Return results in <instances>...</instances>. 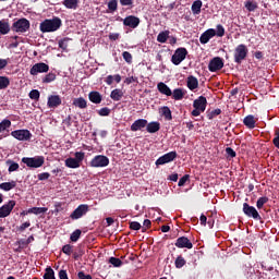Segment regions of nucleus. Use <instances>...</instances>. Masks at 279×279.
<instances>
[{
  "label": "nucleus",
  "mask_w": 279,
  "mask_h": 279,
  "mask_svg": "<svg viewBox=\"0 0 279 279\" xmlns=\"http://www.w3.org/2000/svg\"><path fill=\"white\" fill-rule=\"evenodd\" d=\"M62 26V20L59 16H53V19H46L39 24V31L43 34L56 33L60 31Z\"/></svg>",
  "instance_id": "nucleus-1"
},
{
  "label": "nucleus",
  "mask_w": 279,
  "mask_h": 279,
  "mask_svg": "<svg viewBox=\"0 0 279 279\" xmlns=\"http://www.w3.org/2000/svg\"><path fill=\"white\" fill-rule=\"evenodd\" d=\"M207 106L208 100H206L205 96L197 97V99L193 100L192 117H199L201 113L205 112Z\"/></svg>",
  "instance_id": "nucleus-2"
},
{
  "label": "nucleus",
  "mask_w": 279,
  "mask_h": 279,
  "mask_svg": "<svg viewBox=\"0 0 279 279\" xmlns=\"http://www.w3.org/2000/svg\"><path fill=\"white\" fill-rule=\"evenodd\" d=\"M248 48L244 44H240L235 47L233 58L235 64H241L247 59Z\"/></svg>",
  "instance_id": "nucleus-3"
},
{
  "label": "nucleus",
  "mask_w": 279,
  "mask_h": 279,
  "mask_svg": "<svg viewBox=\"0 0 279 279\" xmlns=\"http://www.w3.org/2000/svg\"><path fill=\"white\" fill-rule=\"evenodd\" d=\"M21 162H23L27 168H41L44 163L46 162V158L44 156H35V157H23L21 159Z\"/></svg>",
  "instance_id": "nucleus-4"
},
{
  "label": "nucleus",
  "mask_w": 279,
  "mask_h": 279,
  "mask_svg": "<svg viewBox=\"0 0 279 279\" xmlns=\"http://www.w3.org/2000/svg\"><path fill=\"white\" fill-rule=\"evenodd\" d=\"M29 29V21L27 19H20L13 23L11 31L17 34H24Z\"/></svg>",
  "instance_id": "nucleus-5"
},
{
  "label": "nucleus",
  "mask_w": 279,
  "mask_h": 279,
  "mask_svg": "<svg viewBox=\"0 0 279 279\" xmlns=\"http://www.w3.org/2000/svg\"><path fill=\"white\" fill-rule=\"evenodd\" d=\"M186 56H189V50L184 47H180L173 52L171 62L173 65H180L182 61L185 60Z\"/></svg>",
  "instance_id": "nucleus-6"
},
{
  "label": "nucleus",
  "mask_w": 279,
  "mask_h": 279,
  "mask_svg": "<svg viewBox=\"0 0 279 279\" xmlns=\"http://www.w3.org/2000/svg\"><path fill=\"white\" fill-rule=\"evenodd\" d=\"M242 213H244L248 218H254L256 221H260L263 219L257 209L254 206H250L248 203L242 204Z\"/></svg>",
  "instance_id": "nucleus-7"
},
{
  "label": "nucleus",
  "mask_w": 279,
  "mask_h": 279,
  "mask_svg": "<svg viewBox=\"0 0 279 279\" xmlns=\"http://www.w3.org/2000/svg\"><path fill=\"white\" fill-rule=\"evenodd\" d=\"M110 165V159L104 155H97L89 161L92 168H106Z\"/></svg>",
  "instance_id": "nucleus-8"
},
{
  "label": "nucleus",
  "mask_w": 279,
  "mask_h": 279,
  "mask_svg": "<svg viewBox=\"0 0 279 279\" xmlns=\"http://www.w3.org/2000/svg\"><path fill=\"white\" fill-rule=\"evenodd\" d=\"M177 158V151H170L168 154H163L161 157H158L156 160V166H162V165H168L170 162H173Z\"/></svg>",
  "instance_id": "nucleus-9"
},
{
  "label": "nucleus",
  "mask_w": 279,
  "mask_h": 279,
  "mask_svg": "<svg viewBox=\"0 0 279 279\" xmlns=\"http://www.w3.org/2000/svg\"><path fill=\"white\" fill-rule=\"evenodd\" d=\"M223 66H225L223 59L216 57L209 61L208 69L210 73H217L218 71L222 70Z\"/></svg>",
  "instance_id": "nucleus-10"
},
{
  "label": "nucleus",
  "mask_w": 279,
  "mask_h": 279,
  "mask_svg": "<svg viewBox=\"0 0 279 279\" xmlns=\"http://www.w3.org/2000/svg\"><path fill=\"white\" fill-rule=\"evenodd\" d=\"M15 206H16V201L14 199H10L9 203H5L3 206H1L0 218H8Z\"/></svg>",
  "instance_id": "nucleus-11"
},
{
  "label": "nucleus",
  "mask_w": 279,
  "mask_h": 279,
  "mask_svg": "<svg viewBox=\"0 0 279 279\" xmlns=\"http://www.w3.org/2000/svg\"><path fill=\"white\" fill-rule=\"evenodd\" d=\"M49 71V65L45 62H38L33 65L29 70V74L33 76H37L39 73H48Z\"/></svg>",
  "instance_id": "nucleus-12"
},
{
  "label": "nucleus",
  "mask_w": 279,
  "mask_h": 279,
  "mask_svg": "<svg viewBox=\"0 0 279 279\" xmlns=\"http://www.w3.org/2000/svg\"><path fill=\"white\" fill-rule=\"evenodd\" d=\"M11 136H13L17 141L32 140V133L28 130L11 131Z\"/></svg>",
  "instance_id": "nucleus-13"
},
{
  "label": "nucleus",
  "mask_w": 279,
  "mask_h": 279,
  "mask_svg": "<svg viewBox=\"0 0 279 279\" xmlns=\"http://www.w3.org/2000/svg\"><path fill=\"white\" fill-rule=\"evenodd\" d=\"M87 213H88V205L82 204V205H78L76 209H74L72 215H70V218H72V220H77V219H81L83 216H85Z\"/></svg>",
  "instance_id": "nucleus-14"
},
{
  "label": "nucleus",
  "mask_w": 279,
  "mask_h": 279,
  "mask_svg": "<svg viewBox=\"0 0 279 279\" xmlns=\"http://www.w3.org/2000/svg\"><path fill=\"white\" fill-rule=\"evenodd\" d=\"M141 20L136 15H128L123 20V26H128L132 29H135L137 26H140Z\"/></svg>",
  "instance_id": "nucleus-15"
},
{
  "label": "nucleus",
  "mask_w": 279,
  "mask_h": 279,
  "mask_svg": "<svg viewBox=\"0 0 279 279\" xmlns=\"http://www.w3.org/2000/svg\"><path fill=\"white\" fill-rule=\"evenodd\" d=\"M61 105H62L61 96L59 95L48 96V102L46 104V106H48L49 109L59 108Z\"/></svg>",
  "instance_id": "nucleus-16"
},
{
  "label": "nucleus",
  "mask_w": 279,
  "mask_h": 279,
  "mask_svg": "<svg viewBox=\"0 0 279 279\" xmlns=\"http://www.w3.org/2000/svg\"><path fill=\"white\" fill-rule=\"evenodd\" d=\"M175 247L177 248H187V250H191V248L194 247V245H193V242H191L189 238L181 236V238L177 239Z\"/></svg>",
  "instance_id": "nucleus-17"
},
{
  "label": "nucleus",
  "mask_w": 279,
  "mask_h": 279,
  "mask_svg": "<svg viewBox=\"0 0 279 279\" xmlns=\"http://www.w3.org/2000/svg\"><path fill=\"white\" fill-rule=\"evenodd\" d=\"M147 126V120L144 119H138L135 122L132 123L131 125V131L132 132H137L140 130H143Z\"/></svg>",
  "instance_id": "nucleus-18"
},
{
  "label": "nucleus",
  "mask_w": 279,
  "mask_h": 279,
  "mask_svg": "<svg viewBox=\"0 0 279 279\" xmlns=\"http://www.w3.org/2000/svg\"><path fill=\"white\" fill-rule=\"evenodd\" d=\"M88 99L92 101V104L100 105L102 101V96L100 93L93 90L92 93H88Z\"/></svg>",
  "instance_id": "nucleus-19"
},
{
  "label": "nucleus",
  "mask_w": 279,
  "mask_h": 279,
  "mask_svg": "<svg viewBox=\"0 0 279 279\" xmlns=\"http://www.w3.org/2000/svg\"><path fill=\"white\" fill-rule=\"evenodd\" d=\"M157 89L158 92H160L161 95H166L167 97H170L171 95H173V93L171 92V88L166 85L163 82H160L157 84Z\"/></svg>",
  "instance_id": "nucleus-20"
},
{
  "label": "nucleus",
  "mask_w": 279,
  "mask_h": 279,
  "mask_svg": "<svg viewBox=\"0 0 279 279\" xmlns=\"http://www.w3.org/2000/svg\"><path fill=\"white\" fill-rule=\"evenodd\" d=\"M244 8L250 13L255 12L258 10V2H257V0H245Z\"/></svg>",
  "instance_id": "nucleus-21"
},
{
  "label": "nucleus",
  "mask_w": 279,
  "mask_h": 279,
  "mask_svg": "<svg viewBox=\"0 0 279 279\" xmlns=\"http://www.w3.org/2000/svg\"><path fill=\"white\" fill-rule=\"evenodd\" d=\"M198 78L193 75L187 76L186 86L187 88H190L191 92H194L196 88H198Z\"/></svg>",
  "instance_id": "nucleus-22"
},
{
  "label": "nucleus",
  "mask_w": 279,
  "mask_h": 279,
  "mask_svg": "<svg viewBox=\"0 0 279 279\" xmlns=\"http://www.w3.org/2000/svg\"><path fill=\"white\" fill-rule=\"evenodd\" d=\"M109 97L116 101L119 102L121 101L122 97H124V92L121 88H116L111 92V95Z\"/></svg>",
  "instance_id": "nucleus-23"
},
{
  "label": "nucleus",
  "mask_w": 279,
  "mask_h": 279,
  "mask_svg": "<svg viewBox=\"0 0 279 279\" xmlns=\"http://www.w3.org/2000/svg\"><path fill=\"white\" fill-rule=\"evenodd\" d=\"M81 163H82L81 161L75 160V158H73V157H69L64 161L65 167L70 168V169L81 168Z\"/></svg>",
  "instance_id": "nucleus-24"
},
{
  "label": "nucleus",
  "mask_w": 279,
  "mask_h": 279,
  "mask_svg": "<svg viewBox=\"0 0 279 279\" xmlns=\"http://www.w3.org/2000/svg\"><path fill=\"white\" fill-rule=\"evenodd\" d=\"M120 84L122 81V76L120 74H116V75H108L107 77H105V84H107L108 86H111L113 83Z\"/></svg>",
  "instance_id": "nucleus-25"
},
{
  "label": "nucleus",
  "mask_w": 279,
  "mask_h": 279,
  "mask_svg": "<svg viewBox=\"0 0 279 279\" xmlns=\"http://www.w3.org/2000/svg\"><path fill=\"white\" fill-rule=\"evenodd\" d=\"M160 130L159 122H150L146 124V131L148 134H156Z\"/></svg>",
  "instance_id": "nucleus-26"
},
{
  "label": "nucleus",
  "mask_w": 279,
  "mask_h": 279,
  "mask_svg": "<svg viewBox=\"0 0 279 279\" xmlns=\"http://www.w3.org/2000/svg\"><path fill=\"white\" fill-rule=\"evenodd\" d=\"M48 211L47 207H31L27 210L29 215H45Z\"/></svg>",
  "instance_id": "nucleus-27"
},
{
  "label": "nucleus",
  "mask_w": 279,
  "mask_h": 279,
  "mask_svg": "<svg viewBox=\"0 0 279 279\" xmlns=\"http://www.w3.org/2000/svg\"><path fill=\"white\" fill-rule=\"evenodd\" d=\"M73 106L77 107L80 109H86L87 108V100L83 97L74 98Z\"/></svg>",
  "instance_id": "nucleus-28"
},
{
  "label": "nucleus",
  "mask_w": 279,
  "mask_h": 279,
  "mask_svg": "<svg viewBox=\"0 0 279 279\" xmlns=\"http://www.w3.org/2000/svg\"><path fill=\"white\" fill-rule=\"evenodd\" d=\"M62 4L68 10H76L78 8V0H63Z\"/></svg>",
  "instance_id": "nucleus-29"
},
{
  "label": "nucleus",
  "mask_w": 279,
  "mask_h": 279,
  "mask_svg": "<svg viewBox=\"0 0 279 279\" xmlns=\"http://www.w3.org/2000/svg\"><path fill=\"white\" fill-rule=\"evenodd\" d=\"M243 123L247 129L254 130L256 123L254 116H246Z\"/></svg>",
  "instance_id": "nucleus-30"
},
{
  "label": "nucleus",
  "mask_w": 279,
  "mask_h": 279,
  "mask_svg": "<svg viewBox=\"0 0 279 279\" xmlns=\"http://www.w3.org/2000/svg\"><path fill=\"white\" fill-rule=\"evenodd\" d=\"M14 187H16V181H10L0 184V190L5 192L12 191Z\"/></svg>",
  "instance_id": "nucleus-31"
},
{
  "label": "nucleus",
  "mask_w": 279,
  "mask_h": 279,
  "mask_svg": "<svg viewBox=\"0 0 279 279\" xmlns=\"http://www.w3.org/2000/svg\"><path fill=\"white\" fill-rule=\"evenodd\" d=\"M170 31H162L157 35V43L166 44L167 39H169Z\"/></svg>",
  "instance_id": "nucleus-32"
},
{
  "label": "nucleus",
  "mask_w": 279,
  "mask_h": 279,
  "mask_svg": "<svg viewBox=\"0 0 279 279\" xmlns=\"http://www.w3.org/2000/svg\"><path fill=\"white\" fill-rule=\"evenodd\" d=\"M201 9H202V1L201 0L193 1L192 8H191L192 13L195 15H198L201 14Z\"/></svg>",
  "instance_id": "nucleus-33"
},
{
  "label": "nucleus",
  "mask_w": 279,
  "mask_h": 279,
  "mask_svg": "<svg viewBox=\"0 0 279 279\" xmlns=\"http://www.w3.org/2000/svg\"><path fill=\"white\" fill-rule=\"evenodd\" d=\"M161 114H162L163 119H166L167 121L173 120V116L171 114V110L167 106L161 108Z\"/></svg>",
  "instance_id": "nucleus-34"
},
{
  "label": "nucleus",
  "mask_w": 279,
  "mask_h": 279,
  "mask_svg": "<svg viewBox=\"0 0 279 279\" xmlns=\"http://www.w3.org/2000/svg\"><path fill=\"white\" fill-rule=\"evenodd\" d=\"M172 99H175L177 101L181 100L184 98V92H182L181 88H175L172 92Z\"/></svg>",
  "instance_id": "nucleus-35"
},
{
  "label": "nucleus",
  "mask_w": 279,
  "mask_h": 279,
  "mask_svg": "<svg viewBox=\"0 0 279 279\" xmlns=\"http://www.w3.org/2000/svg\"><path fill=\"white\" fill-rule=\"evenodd\" d=\"M44 279H57L56 271L51 267L45 268Z\"/></svg>",
  "instance_id": "nucleus-36"
},
{
  "label": "nucleus",
  "mask_w": 279,
  "mask_h": 279,
  "mask_svg": "<svg viewBox=\"0 0 279 279\" xmlns=\"http://www.w3.org/2000/svg\"><path fill=\"white\" fill-rule=\"evenodd\" d=\"M57 80L56 73H48L43 77V84H50Z\"/></svg>",
  "instance_id": "nucleus-37"
},
{
  "label": "nucleus",
  "mask_w": 279,
  "mask_h": 279,
  "mask_svg": "<svg viewBox=\"0 0 279 279\" xmlns=\"http://www.w3.org/2000/svg\"><path fill=\"white\" fill-rule=\"evenodd\" d=\"M10 32V25L5 21H0V34L7 35Z\"/></svg>",
  "instance_id": "nucleus-38"
},
{
  "label": "nucleus",
  "mask_w": 279,
  "mask_h": 279,
  "mask_svg": "<svg viewBox=\"0 0 279 279\" xmlns=\"http://www.w3.org/2000/svg\"><path fill=\"white\" fill-rule=\"evenodd\" d=\"M269 202V198L267 196H262L257 199L256 202V208L257 209H263L264 205Z\"/></svg>",
  "instance_id": "nucleus-39"
},
{
  "label": "nucleus",
  "mask_w": 279,
  "mask_h": 279,
  "mask_svg": "<svg viewBox=\"0 0 279 279\" xmlns=\"http://www.w3.org/2000/svg\"><path fill=\"white\" fill-rule=\"evenodd\" d=\"M10 85L8 76H0V90L7 89Z\"/></svg>",
  "instance_id": "nucleus-40"
},
{
  "label": "nucleus",
  "mask_w": 279,
  "mask_h": 279,
  "mask_svg": "<svg viewBox=\"0 0 279 279\" xmlns=\"http://www.w3.org/2000/svg\"><path fill=\"white\" fill-rule=\"evenodd\" d=\"M12 126V122L10 120H2L0 122V133L7 131Z\"/></svg>",
  "instance_id": "nucleus-41"
},
{
  "label": "nucleus",
  "mask_w": 279,
  "mask_h": 279,
  "mask_svg": "<svg viewBox=\"0 0 279 279\" xmlns=\"http://www.w3.org/2000/svg\"><path fill=\"white\" fill-rule=\"evenodd\" d=\"M82 230H74L72 234H70V241L73 243H76L78 239H81Z\"/></svg>",
  "instance_id": "nucleus-42"
},
{
  "label": "nucleus",
  "mask_w": 279,
  "mask_h": 279,
  "mask_svg": "<svg viewBox=\"0 0 279 279\" xmlns=\"http://www.w3.org/2000/svg\"><path fill=\"white\" fill-rule=\"evenodd\" d=\"M7 163L9 165V169H8L9 172H16L20 168L19 163L12 160H8Z\"/></svg>",
  "instance_id": "nucleus-43"
},
{
  "label": "nucleus",
  "mask_w": 279,
  "mask_h": 279,
  "mask_svg": "<svg viewBox=\"0 0 279 279\" xmlns=\"http://www.w3.org/2000/svg\"><path fill=\"white\" fill-rule=\"evenodd\" d=\"M225 34H226V31H225L223 25L217 24V26H216V35H217V37L221 38V37L225 36Z\"/></svg>",
  "instance_id": "nucleus-44"
},
{
  "label": "nucleus",
  "mask_w": 279,
  "mask_h": 279,
  "mask_svg": "<svg viewBox=\"0 0 279 279\" xmlns=\"http://www.w3.org/2000/svg\"><path fill=\"white\" fill-rule=\"evenodd\" d=\"M185 264H186V262H185L184 257H182L181 255L175 258V267L178 269L184 267Z\"/></svg>",
  "instance_id": "nucleus-45"
},
{
  "label": "nucleus",
  "mask_w": 279,
  "mask_h": 279,
  "mask_svg": "<svg viewBox=\"0 0 279 279\" xmlns=\"http://www.w3.org/2000/svg\"><path fill=\"white\" fill-rule=\"evenodd\" d=\"M28 96H29V99L38 101V99H40V92H38V89H33L29 92Z\"/></svg>",
  "instance_id": "nucleus-46"
},
{
  "label": "nucleus",
  "mask_w": 279,
  "mask_h": 279,
  "mask_svg": "<svg viewBox=\"0 0 279 279\" xmlns=\"http://www.w3.org/2000/svg\"><path fill=\"white\" fill-rule=\"evenodd\" d=\"M108 10L112 12H116L118 10V0H111L108 2Z\"/></svg>",
  "instance_id": "nucleus-47"
},
{
  "label": "nucleus",
  "mask_w": 279,
  "mask_h": 279,
  "mask_svg": "<svg viewBox=\"0 0 279 279\" xmlns=\"http://www.w3.org/2000/svg\"><path fill=\"white\" fill-rule=\"evenodd\" d=\"M109 264H112L113 267H121L122 262L118 257H109Z\"/></svg>",
  "instance_id": "nucleus-48"
},
{
  "label": "nucleus",
  "mask_w": 279,
  "mask_h": 279,
  "mask_svg": "<svg viewBox=\"0 0 279 279\" xmlns=\"http://www.w3.org/2000/svg\"><path fill=\"white\" fill-rule=\"evenodd\" d=\"M97 113H98L99 117H108V116H110V113H111V109L105 107V108L99 109V110L97 111Z\"/></svg>",
  "instance_id": "nucleus-49"
},
{
  "label": "nucleus",
  "mask_w": 279,
  "mask_h": 279,
  "mask_svg": "<svg viewBox=\"0 0 279 279\" xmlns=\"http://www.w3.org/2000/svg\"><path fill=\"white\" fill-rule=\"evenodd\" d=\"M221 113V110L219 108L210 111L209 113H207V119L213 120L216 117H218Z\"/></svg>",
  "instance_id": "nucleus-50"
},
{
  "label": "nucleus",
  "mask_w": 279,
  "mask_h": 279,
  "mask_svg": "<svg viewBox=\"0 0 279 279\" xmlns=\"http://www.w3.org/2000/svg\"><path fill=\"white\" fill-rule=\"evenodd\" d=\"M129 229L133 230V231H138L142 229V226L140 222L136 221H132L129 223Z\"/></svg>",
  "instance_id": "nucleus-51"
},
{
  "label": "nucleus",
  "mask_w": 279,
  "mask_h": 279,
  "mask_svg": "<svg viewBox=\"0 0 279 279\" xmlns=\"http://www.w3.org/2000/svg\"><path fill=\"white\" fill-rule=\"evenodd\" d=\"M190 180V174L183 175L180 181H178V186L182 187L185 185V183Z\"/></svg>",
  "instance_id": "nucleus-52"
},
{
  "label": "nucleus",
  "mask_w": 279,
  "mask_h": 279,
  "mask_svg": "<svg viewBox=\"0 0 279 279\" xmlns=\"http://www.w3.org/2000/svg\"><path fill=\"white\" fill-rule=\"evenodd\" d=\"M122 58L126 63L131 64L132 63V54L128 51H123Z\"/></svg>",
  "instance_id": "nucleus-53"
},
{
  "label": "nucleus",
  "mask_w": 279,
  "mask_h": 279,
  "mask_svg": "<svg viewBox=\"0 0 279 279\" xmlns=\"http://www.w3.org/2000/svg\"><path fill=\"white\" fill-rule=\"evenodd\" d=\"M227 158H234L236 157L235 150L232 147L226 148Z\"/></svg>",
  "instance_id": "nucleus-54"
},
{
  "label": "nucleus",
  "mask_w": 279,
  "mask_h": 279,
  "mask_svg": "<svg viewBox=\"0 0 279 279\" xmlns=\"http://www.w3.org/2000/svg\"><path fill=\"white\" fill-rule=\"evenodd\" d=\"M74 160L76 161H83L85 160V153L83 151H77L76 154H74Z\"/></svg>",
  "instance_id": "nucleus-55"
},
{
  "label": "nucleus",
  "mask_w": 279,
  "mask_h": 279,
  "mask_svg": "<svg viewBox=\"0 0 279 279\" xmlns=\"http://www.w3.org/2000/svg\"><path fill=\"white\" fill-rule=\"evenodd\" d=\"M272 143L275 147L279 149V129H276L275 131V138L272 140Z\"/></svg>",
  "instance_id": "nucleus-56"
},
{
  "label": "nucleus",
  "mask_w": 279,
  "mask_h": 279,
  "mask_svg": "<svg viewBox=\"0 0 279 279\" xmlns=\"http://www.w3.org/2000/svg\"><path fill=\"white\" fill-rule=\"evenodd\" d=\"M68 43H69L68 38L60 39L59 40V48H61L62 50H66L68 49Z\"/></svg>",
  "instance_id": "nucleus-57"
},
{
  "label": "nucleus",
  "mask_w": 279,
  "mask_h": 279,
  "mask_svg": "<svg viewBox=\"0 0 279 279\" xmlns=\"http://www.w3.org/2000/svg\"><path fill=\"white\" fill-rule=\"evenodd\" d=\"M15 245H19L21 248H26L29 243L25 239H20L15 242Z\"/></svg>",
  "instance_id": "nucleus-58"
},
{
  "label": "nucleus",
  "mask_w": 279,
  "mask_h": 279,
  "mask_svg": "<svg viewBox=\"0 0 279 279\" xmlns=\"http://www.w3.org/2000/svg\"><path fill=\"white\" fill-rule=\"evenodd\" d=\"M72 248L73 246L69 245V244H65L63 247H62V252L64 254H66L68 256H71L72 254Z\"/></svg>",
  "instance_id": "nucleus-59"
},
{
  "label": "nucleus",
  "mask_w": 279,
  "mask_h": 279,
  "mask_svg": "<svg viewBox=\"0 0 279 279\" xmlns=\"http://www.w3.org/2000/svg\"><path fill=\"white\" fill-rule=\"evenodd\" d=\"M203 35H205L209 38L217 36L216 31L214 28H209V29L205 31V33H203Z\"/></svg>",
  "instance_id": "nucleus-60"
},
{
  "label": "nucleus",
  "mask_w": 279,
  "mask_h": 279,
  "mask_svg": "<svg viewBox=\"0 0 279 279\" xmlns=\"http://www.w3.org/2000/svg\"><path fill=\"white\" fill-rule=\"evenodd\" d=\"M49 177H51V174H49V172H40L38 174V180L39 181H46L49 179Z\"/></svg>",
  "instance_id": "nucleus-61"
},
{
  "label": "nucleus",
  "mask_w": 279,
  "mask_h": 279,
  "mask_svg": "<svg viewBox=\"0 0 279 279\" xmlns=\"http://www.w3.org/2000/svg\"><path fill=\"white\" fill-rule=\"evenodd\" d=\"M210 39H211V37L202 34V35H201V38H199V43H201L202 45H206V44L209 43Z\"/></svg>",
  "instance_id": "nucleus-62"
},
{
  "label": "nucleus",
  "mask_w": 279,
  "mask_h": 279,
  "mask_svg": "<svg viewBox=\"0 0 279 279\" xmlns=\"http://www.w3.org/2000/svg\"><path fill=\"white\" fill-rule=\"evenodd\" d=\"M77 278H78V279H93V277H92L90 275H86V274L83 272V271H80V272L77 274Z\"/></svg>",
  "instance_id": "nucleus-63"
},
{
  "label": "nucleus",
  "mask_w": 279,
  "mask_h": 279,
  "mask_svg": "<svg viewBox=\"0 0 279 279\" xmlns=\"http://www.w3.org/2000/svg\"><path fill=\"white\" fill-rule=\"evenodd\" d=\"M59 279H69L66 270L62 269L59 271Z\"/></svg>",
  "instance_id": "nucleus-64"
}]
</instances>
